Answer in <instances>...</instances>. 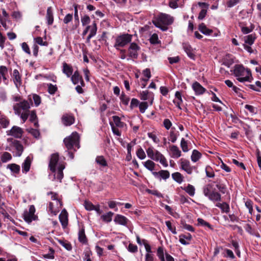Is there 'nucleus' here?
Instances as JSON below:
<instances>
[{
  "mask_svg": "<svg viewBox=\"0 0 261 261\" xmlns=\"http://www.w3.org/2000/svg\"><path fill=\"white\" fill-rule=\"evenodd\" d=\"M199 30L205 35H211L213 32V30L208 29L204 23H201L199 25Z\"/></svg>",
  "mask_w": 261,
  "mask_h": 261,
  "instance_id": "obj_26",
  "label": "nucleus"
},
{
  "mask_svg": "<svg viewBox=\"0 0 261 261\" xmlns=\"http://www.w3.org/2000/svg\"><path fill=\"white\" fill-rule=\"evenodd\" d=\"M182 46L188 57L191 59H194L195 57V52L191 45L187 43H184L182 44Z\"/></svg>",
  "mask_w": 261,
  "mask_h": 261,
  "instance_id": "obj_16",
  "label": "nucleus"
},
{
  "mask_svg": "<svg viewBox=\"0 0 261 261\" xmlns=\"http://www.w3.org/2000/svg\"><path fill=\"white\" fill-rule=\"evenodd\" d=\"M32 158L30 156H28L25 159L24 162L22 164V172L27 173L30 169Z\"/></svg>",
  "mask_w": 261,
  "mask_h": 261,
  "instance_id": "obj_19",
  "label": "nucleus"
},
{
  "mask_svg": "<svg viewBox=\"0 0 261 261\" xmlns=\"http://www.w3.org/2000/svg\"><path fill=\"white\" fill-rule=\"evenodd\" d=\"M255 38H256L255 35L250 34L247 35L244 37L245 43L249 44V45H251L253 44Z\"/></svg>",
  "mask_w": 261,
  "mask_h": 261,
  "instance_id": "obj_35",
  "label": "nucleus"
},
{
  "mask_svg": "<svg viewBox=\"0 0 261 261\" xmlns=\"http://www.w3.org/2000/svg\"><path fill=\"white\" fill-rule=\"evenodd\" d=\"M48 92L50 94H54L57 90V87L56 85H54L51 84H47Z\"/></svg>",
  "mask_w": 261,
  "mask_h": 261,
  "instance_id": "obj_46",
  "label": "nucleus"
},
{
  "mask_svg": "<svg viewBox=\"0 0 261 261\" xmlns=\"http://www.w3.org/2000/svg\"><path fill=\"white\" fill-rule=\"evenodd\" d=\"M140 98L141 100H145L148 99L149 97V92L148 91H143L140 93Z\"/></svg>",
  "mask_w": 261,
  "mask_h": 261,
  "instance_id": "obj_58",
  "label": "nucleus"
},
{
  "mask_svg": "<svg viewBox=\"0 0 261 261\" xmlns=\"http://www.w3.org/2000/svg\"><path fill=\"white\" fill-rule=\"evenodd\" d=\"M143 74L145 76L147 77V79H142V81L145 82V83H146L151 76L150 70L148 68L145 69L143 71Z\"/></svg>",
  "mask_w": 261,
  "mask_h": 261,
  "instance_id": "obj_59",
  "label": "nucleus"
},
{
  "mask_svg": "<svg viewBox=\"0 0 261 261\" xmlns=\"http://www.w3.org/2000/svg\"><path fill=\"white\" fill-rule=\"evenodd\" d=\"M140 111L142 113H144L147 109L148 106L147 102H142L139 105Z\"/></svg>",
  "mask_w": 261,
  "mask_h": 261,
  "instance_id": "obj_53",
  "label": "nucleus"
},
{
  "mask_svg": "<svg viewBox=\"0 0 261 261\" xmlns=\"http://www.w3.org/2000/svg\"><path fill=\"white\" fill-rule=\"evenodd\" d=\"M9 119L4 115H0V124L3 128H6L9 125Z\"/></svg>",
  "mask_w": 261,
  "mask_h": 261,
  "instance_id": "obj_33",
  "label": "nucleus"
},
{
  "mask_svg": "<svg viewBox=\"0 0 261 261\" xmlns=\"http://www.w3.org/2000/svg\"><path fill=\"white\" fill-rule=\"evenodd\" d=\"M144 166L148 170L154 172L155 164L151 160H147L146 162L143 163Z\"/></svg>",
  "mask_w": 261,
  "mask_h": 261,
  "instance_id": "obj_30",
  "label": "nucleus"
},
{
  "mask_svg": "<svg viewBox=\"0 0 261 261\" xmlns=\"http://www.w3.org/2000/svg\"><path fill=\"white\" fill-rule=\"evenodd\" d=\"M152 174L156 178H162L163 179H167L170 176V173L167 170H161L159 172H152Z\"/></svg>",
  "mask_w": 261,
  "mask_h": 261,
  "instance_id": "obj_17",
  "label": "nucleus"
},
{
  "mask_svg": "<svg viewBox=\"0 0 261 261\" xmlns=\"http://www.w3.org/2000/svg\"><path fill=\"white\" fill-rule=\"evenodd\" d=\"M170 155L172 158L177 159L181 155V151L178 147L175 145H172L170 146Z\"/></svg>",
  "mask_w": 261,
  "mask_h": 261,
  "instance_id": "obj_13",
  "label": "nucleus"
},
{
  "mask_svg": "<svg viewBox=\"0 0 261 261\" xmlns=\"http://www.w3.org/2000/svg\"><path fill=\"white\" fill-rule=\"evenodd\" d=\"M35 208L34 205H30L28 211L26 210L23 213V219L28 223L31 222L36 219L35 215Z\"/></svg>",
  "mask_w": 261,
  "mask_h": 261,
  "instance_id": "obj_9",
  "label": "nucleus"
},
{
  "mask_svg": "<svg viewBox=\"0 0 261 261\" xmlns=\"http://www.w3.org/2000/svg\"><path fill=\"white\" fill-rule=\"evenodd\" d=\"M46 18L47 20V23L48 25L53 24L54 22V16L52 9L50 7L47 8Z\"/></svg>",
  "mask_w": 261,
  "mask_h": 261,
  "instance_id": "obj_29",
  "label": "nucleus"
},
{
  "mask_svg": "<svg viewBox=\"0 0 261 261\" xmlns=\"http://www.w3.org/2000/svg\"><path fill=\"white\" fill-rule=\"evenodd\" d=\"M172 177L174 180L178 184H181L184 181V176L180 173L178 172L172 173Z\"/></svg>",
  "mask_w": 261,
  "mask_h": 261,
  "instance_id": "obj_32",
  "label": "nucleus"
},
{
  "mask_svg": "<svg viewBox=\"0 0 261 261\" xmlns=\"http://www.w3.org/2000/svg\"><path fill=\"white\" fill-rule=\"evenodd\" d=\"M233 74L237 80L241 83L251 82L252 80L251 71L242 65H236L233 68Z\"/></svg>",
  "mask_w": 261,
  "mask_h": 261,
  "instance_id": "obj_4",
  "label": "nucleus"
},
{
  "mask_svg": "<svg viewBox=\"0 0 261 261\" xmlns=\"http://www.w3.org/2000/svg\"><path fill=\"white\" fill-rule=\"evenodd\" d=\"M137 155L138 158L143 160L146 158V154L142 148H140L137 151Z\"/></svg>",
  "mask_w": 261,
  "mask_h": 261,
  "instance_id": "obj_48",
  "label": "nucleus"
},
{
  "mask_svg": "<svg viewBox=\"0 0 261 261\" xmlns=\"http://www.w3.org/2000/svg\"><path fill=\"white\" fill-rule=\"evenodd\" d=\"M59 243L63 246L67 250H71L72 249V246L68 242H65L64 241L59 240Z\"/></svg>",
  "mask_w": 261,
  "mask_h": 261,
  "instance_id": "obj_54",
  "label": "nucleus"
},
{
  "mask_svg": "<svg viewBox=\"0 0 261 261\" xmlns=\"http://www.w3.org/2000/svg\"><path fill=\"white\" fill-rule=\"evenodd\" d=\"M12 159L11 154L8 152H5L1 156V161L3 163H6Z\"/></svg>",
  "mask_w": 261,
  "mask_h": 261,
  "instance_id": "obj_40",
  "label": "nucleus"
},
{
  "mask_svg": "<svg viewBox=\"0 0 261 261\" xmlns=\"http://www.w3.org/2000/svg\"><path fill=\"white\" fill-rule=\"evenodd\" d=\"M157 255L160 259L161 261H165L164 255V249L162 247L158 248L157 250Z\"/></svg>",
  "mask_w": 261,
  "mask_h": 261,
  "instance_id": "obj_43",
  "label": "nucleus"
},
{
  "mask_svg": "<svg viewBox=\"0 0 261 261\" xmlns=\"http://www.w3.org/2000/svg\"><path fill=\"white\" fill-rule=\"evenodd\" d=\"M71 80L74 85L80 83L82 86H84V82L82 79V76L80 75L79 72L77 71H75L71 77Z\"/></svg>",
  "mask_w": 261,
  "mask_h": 261,
  "instance_id": "obj_12",
  "label": "nucleus"
},
{
  "mask_svg": "<svg viewBox=\"0 0 261 261\" xmlns=\"http://www.w3.org/2000/svg\"><path fill=\"white\" fill-rule=\"evenodd\" d=\"M113 120L117 127L122 128L124 126V123L121 121L120 117H119L118 116H113Z\"/></svg>",
  "mask_w": 261,
  "mask_h": 261,
  "instance_id": "obj_38",
  "label": "nucleus"
},
{
  "mask_svg": "<svg viewBox=\"0 0 261 261\" xmlns=\"http://www.w3.org/2000/svg\"><path fill=\"white\" fill-rule=\"evenodd\" d=\"M163 124L164 127L168 130L169 129L171 126H172V123L170 121V120L168 119H164Z\"/></svg>",
  "mask_w": 261,
  "mask_h": 261,
  "instance_id": "obj_64",
  "label": "nucleus"
},
{
  "mask_svg": "<svg viewBox=\"0 0 261 261\" xmlns=\"http://www.w3.org/2000/svg\"><path fill=\"white\" fill-rule=\"evenodd\" d=\"M49 168L50 170L48 175L49 179L61 182L64 176L63 170L65 168V166L59 162L58 154L54 153L51 155Z\"/></svg>",
  "mask_w": 261,
  "mask_h": 261,
  "instance_id": "obj_1",
  "label": "nucleus"
},
{
  "mask_svg": "<svg viewBox=\"0 0 261 261\" xmlns=\"http://www.w3.org/2000/svg\"><path fill=\"white\" fill-rule=\"evenodd\" d=\"M63 123L66 126L70 125L74 123V117L70 115H64L62 118Z\"/></svg>",
  "mask_w": 261,
  "mask_h": 261,
  "instance_id": "obj_21",
  "label": "nucleus"
},
{
  "mask_svg": "<svg viewBox=\"0 0 261 261\" xmlns=\"http://www.w3.org/2000/svg\"><path fill=\"white\" fill-rule=\"evenodd\" d=\"M167 227L168 229L170 230L173 234H176L177 232L176 231L175 227L174 226H172L171 223L169 221H166L165 222Z\"/></svg>",
  "mask_w": 261,
  "mask_h": 261,
  "instance_id": "obj_55",
  "label": "nucleus"
},
{
  "mask_svg": "<svg viewBox=\"0 0 261 261\" xmlns=\"http://www.w3.org/2000/svg\"><path fill=\"white\" fill-rule=\"evenodd\" d=\"M181 188L185 191V192L188 193L190 196H194L195 194V187L190 184H188V186L185 188Z\"/></svg>",
  "mask_w": 261,
  "mask_h": 261,
  "instance_id": "obj_27",
  "label": "nucleus"
},
{
  "mask_svg": "<svg viewBox=\"0 0 261 261\" xmlns=\"http://www.w3.org/2000/svg\"><path fill=\"white\" fill-rule=\"evenodd\" d=\"M148 156L151 160L160 163L164 167L168 166V163L165 157L159 151L154 150L152 147H149L146 150Z\"/></svg>",
  "mask_w": 261,
  "mask_h": 261,
  "instance_id": "obj_6",
  "label": "nucleus"
},
{
  "mask_svg": "<svg viewBox=\"0 0 261 261\" xmlns=\"http://www.w3.org/2000/svg\"><path fill=\"white\" fill-rule=\"evenodd\" d=\"M114 221L117 224L126 225L128 222V219L125 217L118 214L115 216Z\"/></svg>",
  "mask_w": 261,
  "mask_h": 261,
  "instance_id": "obj_22",
  "label": "nucleus"
},
{
  "mask_svg": "<svg viewBox=\"0 0 261 261\" xmlns=\"http://www.w3.org/2000/svg\"><path fill=\"white\" fill-rule=\"evenodd\" d=\"M30 103L26 100H23L19 101V102H16L13 106L14 113L20 116L23 121V123L25 122L28 118L30 114Z\"/></svg>",
  "mask_w": 261,
  "mask_h": 261,
  "instance_id": "obj_2",
  "label": "nucleus"
},
{
  "mask_svg": "<svg viewBox=\"0 0 261 261\" xmlns=\"http://www.w3.org/2000/svg\"><path fill=\"white\" fill-rule=\"evenodd\" d=\"M35 42L39 45H43V46H47L48 43L47 42H44L43 39L40 37H38L34 39Z\"/></svg>",
  "mask_w": 261,
  "mask_h": 261,
  "instance_id": "obj_57",
  "label": "nucleus"
},
{
  "mask_svg": "<svg viewBox=\"0 0 261 261\" xmlns=\"http://www.w3.org/2000/svg\"><path fill=\"white\" fill-rule=\"evenodd\" d=\"M73 69L71 66L67 64L66 63L63 64V72L68 77H70L72 75Z\"/></svg>",
  "mask_w": 261,
  "mask_h": 261,
  "instance_id": "obj_23",
  "label": "nucleus"
},
{
  "mask_svg": "<svg viewBox=\"0 0 261 261\" xmlns=\"http://www.w3.org/2000/svg\"><path fill=\"white\" fill-rule=\"evenodd\" d=\"M30 121L32 122H34V125L35 127H38L39 126L38 122L37 121H36L37 119V115L35 111H32L31 112H30Z\"/></svg>",
  "mask_w": 261,
  "mask_h": 261,
  "instance_id": "obj_36",
  "label": "nucleus"
},
{
  "mask_svg": "<svg viewBox=\"0 0 261 261\" xmlns=\"http://www.w3.org/2000/svg\"><path fill=\"white\" fill-rule=\"evenodd\" d=\"M216 206L220 208L222 213H228L230 211V207L228 203L225 202L222 203H217Z\"/></svg>",
  "mask_w": 261,
  "mask_h": 261,
  "instance_id": "obj_24",
  "label": "nucleus"
},
{
  "mask_svg": "<svg viewBox=\"0 0 261 261\" xmlns=\"http://www.w3.org/2000/svg\"><path fill=\"white\" fill-rule=\"evenodd\" d=\"M12 146L16 150V156H20L23 150V147L19 141L14 140L12 142Z\"/></svg>",
  "mask_w": 261,
  "mask_h": 261,
  "instance_id": "obj_18",
  "label": "nucleus"
},
{
  "mask_svg": "<svg viewBox=\"0 0 261 261\" xmlns=\"http://www.w3.org/2000/svg\"><path fill=\"white\" fill-rule=\"evenodd\" d=\"M192 239V236L190 233H188L186 235H180L179 236V242L183 245L189 244L190 241Z\"/></svg>",
  "mask_w": 261,
  "mask_h": 261,
  "instance_id": "obj_25",
  "label": "nucleus"
},
{
  "mask_svg": "<svg viewBox=\"0 0 261 261\" xmlns=\"http://www.w3.org/2000/svg\"><path fill=\"white\" fill-rule=\"evenodd\" d=\"M113 213L109 212L107 214L103 215L101 216V219L103 221L106 222H110L112 221V217L113 215Z\"/></svg>",
  "mask_w": 261,
  "mask_h": 261,
  "instance_id": "obj_39",
  "label": "nucleus"
},
{
  "mask_svg": "<svg viewBox=\"0 0 261 261\" xmlns=\"http://www.w3.org/2000/svg\"><path fill=\"white\" fill-rule=\"evenodd\" d=\"M13 76L14 77V82H15V84L16 85H17V83L20 84V81H21L20 77V75H19V72H18V71L17 70L15 69L13 71Z\"/></svg>",
  "mask_w": 261,
  "mask_h": 261,
  "instance_id": "obj_44",
  "label": "nucleus"
},
{
  "mask_svg": "<svg viewBox=\"0 0 261 261\" xmlns=\"http://www.w3.org/2000/svg\"><path fill=\"white\" fill-rule=\"evenodd\" d=\"M7 72L8 69L6 66H0V83L1 82L2 77H3L4 80H6L5 75L7 73Z\"/></svg>",
  "mask_w": 261,
  "mask_h": 261,
  "instance_id": "obj_41",
  "label": "nucleus"
},
{
  "mask_svg": "<svg viewBox=\"0 0 261 261\" xmlns=\"http://www.w3.org/2000/svg\"><path fill=\"white\" fill-rule=\"evenodd\" d=\"M205 172L206 176L208 177H213L215 176L214 172L210 167H206L205 168Z\"/></svg>",
  "mask_w": 261,
  "mask_h": 261,
  "instance_id": "obj_61",
  "label": "nucleus"
},
{
  "mask_svg": "<svg viewBox=\"0 0 261 261\" xmlns=\"http://www.w3.org/2000/svg\"><path fill=\"white\" fill-rule=\"evenodd\" d=\"M148 136L149 138L151 139L152 141L155 143H159L160 140L156 137V136L151 133H148Z\"/></svg>",
  "mask_w": 261,
  "mask_h": 261,
  "instance_id": "obj_63",
  "label": "nucleus"
},
{
  "mask_svg": "<svg viewBox=\"0 0 261 261\" xmlns=\"http://www.w3.org/2000/svg\"><path fill=\"white\" fill-rule=\"evenodd\" d=\"M175 98L173 100L174 103L176 105L178 108L181 109L180 105L182 103V100L181 98V95L180 92L177 91L175 94Z\"/></svg>",
  "mask_w": 261,
  "mask_h": 261,
  "instance_id": "obj_28",
  "label": "nucleus"
},
{
  "mask_svg": "<svg viewBox=\"0 0 261 261\" xmlns=\"http://www.w3.org/2000/svg\"><path fill=\"white\" fill-rule=\"evenodd\" d=\"M84 206L85 208L88 211L93 210L94 205L90 202L86 201L84 203Z\"/></svg>",
  "mask_w": 261,
  "mask_h": 261,
  "instance_id": "obj_60",
  "label": "nucleus"
},
{
  "mask_svg": "<svg viewBox=\"0 0 261 261\" xmlns=\"http://www.w3.org/2000/svg\"><path fill=\"white\" fill-rule=\"evenodd\" d=\"M78 240L83 244L86 245L88 243V239L85 234V228L82 227L80 228L78 232Z\"/></svg>",
  "mask_w": 261,
  "mask_h": 261,
  "instance_id": "obj_14",
  "label": "nucleus"
},
{
  "mask_svg": "<svg viewBox=\"0 0 261 261\" xmlns=\"http://www.w3.org/2000/svg\"><path fill=\"white\" fill-rule=\"evenodd\" d=\"M23 130L20 127L14 126L12 128L7 132V135L13 136L16 138H20L23 134Z\"/></svg>",
  "mask_w": 261,
  "mask_h": 261,
  "instance_id": "obj_11",
  "label": "nucleus"
},
{
  "mask_svg": "<svg viewBox=\"0 0 261 261\" xmlns=\"http://www.w3.org/2000/svg\"><path fill=\"white\" fill-rule=\"evenodd\" d=\"M140 47L136 43H131L127 50L125 49L120 50V58L122 60L126 59L127 61L134 60L138 58Z\"/></svg>",
  "mask_w": 261,
  "mask_h": 261,
  "instance_id": "obj_3",
  "label": "nucleus"
},
{
  "mask_svg": "<svg viewBox=\"0 0 261 261\" xmlns=\"http://www.w3.org/2000/svg\"><path fill=\"white\" fill-rule=\"evenodd\" d=\"M59 220L63 228L68 225V214L65 210H63L59 215Z\"/></svg>",
  "mask_w": 261,
  "mask_h": 261,
  "instance_id": "obj_15",
  "label": "nucleus"
},
{
  "mask_svg": "<svg viewBox=\"0 0 261 261\" xmlns=\"http://www.w3.org/2000/svg\"><path fill=\"white\" fill-rule=\"evenodd\" d=\"M197 221H198V225L206 226V227H208L209 228H210L211 229H212V226L208 222H206L202 219L198 218L197 219Z\"/></svg>",
  "mask_w": 261,
  "mask_h": 261,
  "instance_id": "obj_47",
  "label": "nucleus"
},
{
  "mask_svg": "<svg viewBox=\"0 0 261 261\" xmlns=\"http://www.w3.org/2000/svg\"><path fill=\"white\" fill-rule=\"evenodd\" d=\"M27 130L36 138H38L40 135V133L38 129L31 128L27 129Z\"/></svg>",
  "mask_w": 261,
  "mask_h": 261,
  "instance_id": "obj_50",
  "label": "nucleus"
},
{
  "mask_svg": "<svg viewBox=\"0 0 261 261\" xmlns=\"http://www.w3.org/2000/svg\"><path fill=\"white\" fill-rule=\"evenodd\" d=\"M192 88L196 95L202 94L205 91V89L197 82L193 84Z\"/></svg>",
  "mask_w": 261,
  "mask_h": 261,
  "instance_id": "obj_20",
  "label": "nucleus"
},
{
  "mask_svg": "<svg viewBox=\"0 0 261 261\" xmlns=\"http://www.w3.org/2000/svg\"><path fill=\"white\" fill-rule=\"evenodd\" d=\"M173 21V18L169 15L161 13L152 20L154 25L163 31L167 30L166 25L171 24Z\"/></svg>",
  "mask_w": 261,
  "mask_h": 261,
  "instance_id": "obj_5",
  "label": "nucleus"
},
{
  "mask_svg": "<svg viewBox=\"0 0 261 261\" xmlns=\"http://www.w3.org/2000/svg\"><path fill=\"white\" fill-rule=\"evenodd\" d=\"M80 136L76 132H73L70 136L64 140V144L68 149H71L74 147L77 149L80 148Z\"/></svg>",
  "mask_w": 261,
  "mask_h": 261,
  "instance_id": "obj_7",
  "label": "nucleus"
},
{
  "mask_svg": "<svg viewBox=\"0 0 261 261\" xmlns=\"http://www.w3.org/2000/svg\"><path fill=\"white\" fill-rule=\"evenodd\" d=\"M120 98L123 104L126 106L128 105L129 101V98L126 95L122 93Z\"/></svg>",
  "mask_w": 261,
  "mask_h": 261,
  "instance_id": "obj_56",
  "label": "nucleus"
},
{
  "mask_svg": "<svg viewBox=\"0 0 261 261\" xmlns=\"http://www.w3.org/2000/svg\"><path fill=\"white\" fill-rule=\"evenodd\" d=\"M180 147L184 152H186L189 151L188 143L184 138H182L181 140Z\"/></svg>",
  "mask_w": 261,
  "mask_h": 261,
  "instance_id": "obj_45",
  "label": "nucleus"
},
{
  "mask_svg": "<svg viewBox=\"0 0 261 261\" xmlns=\"http://www.w3.org/2000/svg\"><path fill=\"white\" fill-rule=\"evenodd\" d=\"M132 40V35L128 34H124L117 36L115 38L114 47L117 50H120V47H123L130 42Z\"/></svg>",
  "mask_w": 261,
  "mask_h": 261,
  "instance_id": "obj_8",
  "label": "nucleus"
},
{
  "mask_svg": "<svg viewBox=\"0 0 261 261\" xmlns=\"http://www.w3.org/2000/svg\"><path fill=\"white\" fill-rule=\"evenodd\" d=\"M180 168L186 172L188 174H191L193 172L194 167L191 166L189 161L181 159L180 160Z\"/></svg>",
  "mask_w": 261,
  "mask_h": 261,
  "instance_id": "obj_10",
  "label": "nucleus"
},
{
  "mask_svg": "<svg viewBox=\"0 0 261 261\" xmlns=\"http://www.w3.org/2000/svg\"><path fill=\"white\" fill-rule=\"evenodd\" d=\"M90 29L89 30L90 35L94 36L97 32V27L96 24L95 22H93L91 25H90Z\"/></svg>",
  "mask_w": 261,
  "mask_h": 261,
  "instance_id": "obj_51",
  "label": "nucleus"
},
{
  "mask_svg": "<svg viewBox=\"0 0 261 261\" xmlns=\"http://www.w3.org/2000/svg\"><path fill=\"white\" fill-rule=\"evenodd\" d=\"M81 22L83 26L90 23V18L89 16L85 15L81 18Z\"/></svg>",
  "mask_w": 261,
  "mask_h": 261,
  "instance_id": "obj_52",
  "label": "nucleus"
},
{
  "mask_svg": "<svg viewBox=\"0 0 261 261\" xmlns=\"http://www.w3.org/2000/svg\"><path fill=\"white\" fill-rule=\"evenodd\" d=\"M8 168H9L12 172L18 173L20 171V166L15 164H11L8 165Z\"/></svg>",
  "mask_w": 261,
  "mask_h": 261,
  "instance_id": "obj_42",
  "label": "nucleus"
},
{
  "mask_svg": "<svg viewBox=\"0 0 261 261\" xmlns=\"http://www.w3.org/2000/svg\"><path fill=\"white\" fill-rule=\"evenodd\" d=\"M201 154L197 150H194L191 155V160L193 162H196L201 158Z\"/></svg>",
  "mask_w": 261,
  "mask_h": 261,
  "instance_id": "obj_37",
  "label": "nucleus"
},
{
  "mask_svg": "<svg viewBox=\"0 0 261 261\" xmlns=\"http://www.w3.org/2000/svg\"><path fill=\"white\" fill-rule=\"evenodd\" d=\"M72 18H73L72 14H68L65 16V17L63 19V22L65 24H67L72 20Z\"/></svg>",
  "mask_w": 261,
  "mask_h": 261,
  "instance_id": "obj_62",
  "label": "nucleus"
},
{
  "mask_svg": "<svg viewBox=\"0 0 261 261\" xmlns=\"http://www.w3.org/2000/svg\"><path fill=\"white\" fill-rule=\"evenodd\" d=\"M95 161L97 164L102 167H106L108 165L106 159L102 155L97 156L96 158Z\"/></svg>",
  "mask_w": 261,
  "mask_h": 261,
  "instance_id": "obj_34",
  "label": "nucleus"
},
{
  "mask_svg": "<svg viewBox=\"0 0 261 261\" xmlns=\"http://www.w3.org/2000/svg\"><path fill=\"white\" fill-rule=\"evenodd\" d=\"M32 99L34 101L35 105L38 107L41 103V97L37 94H34L32 95Z\"/></svg>",
  "mask_w": 261,
  "mask_h": 261,
  "instance_id": "obj_49",
  "label": "nucleus"
},
{
  "mask_svg": "<svg viewBox=\"0 0 261 261\" xmlns=\"http://www.w3.org/2000/svg\"><path fill=\"white\" fill-rule=\"evenodd\" d=\"M208 198L210 200L214 202L220 201L221 200V195L218 192L214 191H212Z\"/></svg>",
  "mask_w": 261,
  "mask_h": 261,
  "instance_id": "obj_31",
  "label": "nucleus"
}]
</instances>
